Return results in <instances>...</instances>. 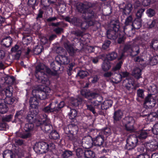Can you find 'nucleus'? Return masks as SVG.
Returning a JSON list of instances; mask_svg holds the SVG:
<instances>
[{
  "mask_svg": "<svg viewBox=\"0 0 158 158\" xmlns=\"http://www.w3.org/2000/svg\"><path fill=\"white\" fill-rule=\"evenodd\" d=\"M39 112L30 110L29 113L27 115V119L29 123H34L36 120V116Z\"/></svg>",
  "mask_w": 158,
  "mask_h": 158,
  "instance_id": "19",
  "label": "nucleus"
},
{
  "mask_svg": "<svg viewBox=\"0 0 158 158\" xmlns=\"http://www.w3.org/2000/svg\"><path fill=\"white\" fill-rule=\"evenodd\" d=\"M111 67V66L109 62H104L102 65V68L104 71H106L109 70Z\"/></svg>",
  "mask_w": 158,
  "mask_h": 158,
  "instance_id": "52",
  "label": "nucleus"
},
{
  "mask_svg": "<svg viewBox=\"0 0 158 158\" xmlns=\"http://www.w3.org/2000/svg\"><path fill=\"white\" fill-rule=\"evenodd\" d=\"M8 110L6 106L4 103H0V114H3Z\"/></svg>",
  "mask_w": 158,
  "mask_h": 158,
  "instance_id": "53",
  "label": "nucleus"
},
{
  "mask_svg": "<svg viewBox=\"0 0 158 158\" xmlns=\"http://www.w3.org/2000/svg\"><path fill=\"white\" fill-rule=\"evenodd\" d=\"M76 155L78 158H81L84 156L85 151L81 148H79L76 149Z\"/></svg>",
  "mask_w": 158,
  "mask_h": 158,
  "instance_id": "49",
  "label": "nucleus"
},
{
  "mask_svg": "<svg viewBox=\"0 0 158 158\" xmlns=\"http://www.w3.org/2000/svg\"><path fill=\"white\" fill-rule=\"evenodd\" d=\"M158 63V55L154 56L150 60V64L154 65Z\"/></svg>",
  "mask_w": 158,
  "mask_h": 158,
  "instance_id": "63",
  "label": "nucleus"
},
{
  "mask_svg": "<svg viewBox=\"0 0 158 158\" xmlns=\"http://www.w3.org/2000/svg\"><path fill=\"white\" fill-rule=\"evenodd\" d=\"M46 67L43 64L40 63L36 67L35 75L39 83L46 84L48 82L47 76L45 73Z\"/></svg>",
  "mask_w": 158,
  "mask_h": 158,
  "instance_id": "2",
  "label": "nucleus"
},
{
  "mask_svg": "<svg viewBox=\"0 0 158 158\" xmlns=\"http://www.w3.org/2000/svg\"><path fill=\"white\" fill-rule=\"evenodd\" d=\"M82 99L80 98H72L71 103V104L74 106H77L81 102Z\"/></svg>",
  "mask_w": 158,
  "mask_h": 158,
  "instance_id": "44",
  "label": "nucleus"
},
{
  "mask_svg": "<svg viewBox=\"0 0 158 158\" xmlns=\"http://www.w3.org/2000/svg\"><path fill=\"white\" fill-rule=\"evenodd\" d=\"M22 48L16 44L11 49V51L12 52H16L15 58L18 60L20 56L22 53Z\"/></svg>",
  "mask_w": 158,
  "mask_h": 158,
  "instance_id": "24",
  "label": "nucleus"
},
{
  "mask_svg": "<svg viewBox=\"0 0 158 158\" xmlns=\"http://www.w3.org/2000/svg\"><path fill=\"white\" fill-rule=\"evenodd\" d=\"M132 51L130 53L132 57L137 56L139 53V48L138 46L133 47Z\"/></svg>",
  "mask_w": 158,
  "mask_h": 158,
  "instance_id": "36",
  "label": "nucleus"
},
{
  "mask_svg": "<svg viewBox=\"0 0 158 158\" xmlns=\"http://www.w3.org/2000/svg\"><path fill=\"white\" fill-rule=\"evenodd\" d=\"M24 112V110H23L17 111L15 116V119L13 122L16 123L17 121H20L21 119L23 118Z\"/></svg>",
  "mask_w": 158,
  "mask_h": 158,
  "instance_id": "28",
  "label": "nucleus"
},
{
  "mask_svg": "<svg viewBox=\"0 0 158 158\" xmlns=\"http://www.w3.org/2000/svg\"><path fill=\"white\" fill-rule=\"evenodd\" d=\"M94 106L91 105H86L87 109L92 112L95 116H97L98 114H102V112L100 108V102L97 101L94 102Z\"/></svg>",
  "mask_w": 158,
  "mask_h": 158,
  "instance_id": "8",
  "label": "nucleus"
},
{
  "mask_svg": "<svg viewBox=\"0 0 158 158\" xmlns=\"http://www.w3.org/2000/svg\"><path fill=\"white\" fill-rule=\"evenodd\" d=\"M12 42V39L10 36L6 37L1 41V42L4 46L6 48H8L10 46Z\"/></svg>",
  "mask_w": 158,
  "mask_h": 158,
  "instance_id": "26",
  "label": "nucleus"
},
{
  "mask_svg": "<svg viewBox=\"0 0 158 158\" xmlns=\"http://www.w3.org/2000/svg\"><path fill=\"white\" fill-rule=\"evenodd\" d=\"M150 129H152V131L155 135L158 134V123L155 124L153 127L152 128L151 127Z\"/></svg>",
  "mask_w": 158,
  "mask_h": 158,
  "instance_id": "62",
  "label": "nucleus"
},
{
  "mask_svg": "<svg viewBox=\"0 0 158 158\" xmlns=\"http://www.w3.org/2000/svg\"><path fill=\"white\" fill-rule=\"evenodd\" d=\"M117 57V53L114 52H110L107 55V59L108 60L110 61L115 59Z\"/></svg>",
  "mask_w": 158,
  "mask_h": 158,
  "instance_id": "37",
  "label": "nucleus"
},
{
  "mask_svg": "<svg viewBox=\"0 0 158 158\" xmlns=\"http://www.w3.org/2000/svg\"><path fill=\"white\" fill-rule=\"evenodd\" d=\"M32 93L33 96L40 100L45 99L47 97L46 94L41 90L34 89L32 91Z\"/></svg>",
  "mask_w": 158,
  "mask_h": 158,
  "instance_id": "16",
  "label": "nucleus"
},
{
  "mask_svg": "<svg viewBox=\"0 0 158 158\" xmlns=\"http://www.w3.org/2000/svg\"><path fill=\"white\" fill-rule=\"evenodd\" d=\"M132 5L131 3H128L125 5V7L123 8H121L124 14L126 15H128L131 12L132 9Z\"/></svg>",
  "mask_w": 158,
  "mask_h": 158,
  "instance_id": "30",
  "label": "nucleus"
},
{
  "mask_svg": "<svg viewBox=\"0 0 158 158\" xmlns=\"http://www.w3.org/2000/svg\"><path fill=\"white\" fill-rule=\"evenodd\" d=\"M49 137L51 139H56L59 138L60 135L56 131L53 130L50 133Z\"/></svg>",
  "mask_w": 158,
  "mask_h": 158,
  "instance_id": "45",
  "label": "nucleus"
},
{
  "mask_svg": "<svg viewBox=\"0 0 158 158\" xmlns=\"http://www.w3.org/2000/svg\"><path fill=\"white\" fill-rule=\"evenodd\" d=\"M29 103L30 105V110H32L33 111L39 112V102L37 98L35 96H33L30 98Z\"/></svg>",
  "mask_w": 158,
  "mask_h": 158,
  "instance_id": "15",
  "label": "nucleus"
},
{
  "mask_svg": "<svg viewBox=\"0 0 158 158\" xmlns=\"http://www.w3.org/2000/svg\"><path fill=\"white\" fill-rule=\"evenodd\" d=\"M4 158H14L15 155L12 151L7 150H5L3 154Z\"/></svg>",
  "mask_w": 158,
  "mask_h": 158,
  "instance_id": "32",
  "label": "nucleus"
},
{
  "mask_svg": "<svg viewBox=\"0 0 158 158\" xmlns=\"http://www.w3.org/2000/svg\"><path fill=\"white\" fill-rule=\"evenodd\" d=\"M88 74V73L87 71L81 70L78 73L77 75L80 78H83L86 77Z\"/></svg>",
  "mask_w": 158,
  "mask_h": 158,
  "instance_id": "54",
  "label": "nucleus"
},
{
  "mask_svg": "<svg viewBox=\"0 0 158 158\" xmlns=\"http://www.w3.org/2000/svg\"><path fill=\"white\" fill-rule=\"evenodd\" d=\"M16 134L17 136L25 139L29 138L31 135L29 133L22 134L19 132H17Z\"/></svg>",
  "mask_w": 158,
  "mask_h": 158,
  "instance_id": "56",
  "label": "nucleus"
},
{
  "mask_svg": "<svg viewBox=\"0 0 158 158\" xmlns=\"http://www.w3.org/2000/svg\"><path fill=\"white\" fill-rule=\"evenodd\" d=\"M44 120H43V123L41 126V129L45 132H48L49 131L51 127L50 119L47 118V116L45 114H43Z\"/></svg>",
  "mask_w": 158,
  "mask_h": 158,
  "instance_id": "14",
  "label": "nucleus"
},
{
  "mask_svg": "<svg viewBox=\"0 0 158 158\" xmlns=\"http://www.w3.org/2000/svg\"><path fill=\"white\" fill-rule=\"evenodd\" d=\"M96 25H98L99 26L100 24L98 22L88 21L85 20V21L82 22H81L80 26L81 27L82 30H84L87 29L89 26H95Z\"/></svg>",
  "mask_w": 158,
  "mask_h": 158,
  "instance_id": "18",
  "label": "nucleus"
},
{
  "mask_svg": "<svg viewBox=\"0 0 158 158\" xmlns=\"http://www.w3.org/2000/svg\"><path fill=\"white\" fill-rule=\"evenodd\" d=\"M120 27V23L117 21L112 24L110 28L106 31L107 38L110 40H115L118 36V31Z\"/></svg>",
  "mask_w": 158,
  "mask_h": 158,
  "instance_id": "3",
  "label": "nucleus"
},
{
  "mask_svg": "<svg viewBox=\"0 0 158 158\" xmlns=\"http://www.w3.org/2000/svg\"><path fill=\"white\" fill-rule=\"evenodd\" d=\"M73 145L74 148L76 150L77 148H80V147H81V146H83L82 141L80 140L77 141H74Z\"/></svg>",
  "mask_w": 158,
  "mask_h": 158,
  "instance_id": "60",
  "label": "nucleus"
},
{
  "mask_svg": "<svg viewBox=\"0 0 158 158\" xmlns=\"http://www.w3.org/2000/svg\"><path fill=\"white\" fill-rule=\"evenodd\" d=\"M60 64L58 61H56L55 62L51 64V66L52 67L54 71L57 72V71L59 70L60 69Z\"/></svg>",
  "mask_w": 158,
  "mask_h": 158,
  "instance_id": "48",
  "label": "nucleus"
},
{
  "mask_svg": "<svg viewBox=\"0 0 158 158\" xmlns=\"http://www.w3.org/2000/svg\"><path fill=\"white\" fill-rule=\"evenodd\" d=\"M51 111L52 112H58L61 110L65 106V103L63 101L60 102L58 103V102L56 100H55L49 104Z\"/></svg>",
  "mask_w": 158,
  "mask_h": 158,
  "instance_id": "10",
  "label": "nucleus"
},
{
  "mask_svg": "<svg viewBox=\"0 0 158 158\" xmlns=\"http://www.w3.org/2000/svg\"><path fill=\"white\" fill-rule=\"evenodd\" d=\"M43 50V47L42 45H37L34 49V53L35 55H38L40 54Z\"/></svg>",
  "mask_w": 158,
  "mask_h": 158,
  "instance_id": "39",
  "label": "nucleus"
},
{
  "mask_svg": "<svg viewBox=\"0 0 158 158\" xmlns=\"http://www.w3.org/2000/svg\"><path fill=\"white\" fill-rule=\"evenodd\" d=\"M61 64H67L69 62V60L67 56L64 55H61L60 58Z\"/></svg>",
  "mask_w": 158,
  "mask_h": 158,
  "instance_id": "41",
  "label": "nucleus"
},
{
  "mask_svg": "<svg viewBox=\"0 0 158 158\" xmlns=\"http://www.w3.org/2000/svg\"><path fill=\"white\" fill-rule=\"evenodd\" d=\"M73 154L72 152L69 150H65L64 151L62 154V156L63 158H67Z\"/></svg>",
  "mask_w": 158,
  "mask_h": 158,
  "instance_id": "59",
  "label": "nucleus"
},
{
  "mask_svg": "<svg viewBox=\"0 0 158 158\" xmlns=\"http://www.w3.org/2000/svg\"><path fill=\"white\" fill-rule=\"evenodd\" d=\"M123 116V113L120 110L115 111L114 113L113 118L114 123L119 121L122 118Z\"/></svg>",
  "mask_w": 158,
  "mask_h": 158,
  "instance_id": "23",
  "label": "nucleus"
},
{
  "mask_svg": "<svg viewBox=\"0 0 158 158\" xmlns=\"http://www.w3.org/2000/svg\"><path fill=\"white\" fill-rule=\"evenodd\" d=\"M84 156L86 158H94L95 154L93 152L90 150L85 151Z\"/></svg>",
  "mask_w": 158,
  "mask_h": 158,
  "instance_id": "40",
  "label": "nucleus"
},
{
  "mask_svg": "<svg viewBox=\"0 0 158 158\" xmlns=\"http://www.w3.org/2000/svg\"><path fill=\"white\" fill-rule=\"evenodd\" d=\"M156 104V101L152 94H149L145 98L143 105L146 108L151 109L155 106Z\"/></svg>",
  "mask_w": 158,
  "mask_h": 158,
  "instance_id": "6",
  "label": "nucleus"
},
{
  "mask_svg": "<svg viewBox=\"0 0 158 158\" xmlns=\"http://www.w3.org/2000/svg\"><path fill=\"white\" fill-rule=\"evenodd\" d=\"M145 10V9L144 8H140L137 10L136 13L137 19H141Z\"/></svg>",
  "mask_w": 158,
  "mask_h": 158,
  "instance_id": "57",
  "label": "nucleus"
},
{
  "mask_svg": "<svg viewBox=\"0 0 158 158\" xmlns=\"http://www.w3.org/2000/svg\"><path fill=\"white\" fill-rule=\"evenodd\" d=\"M77 110L74 109H71L70 112L69 114V118L72 119L74 118L77 116Z\"/></svg>",
  "mask_w": 158,
  "mask_h": 158,
  "instance_id": "51",
  "label": "nucleus"
},
{
  "mask_svg": "<svg viewBox=\"0 0 158 158\" xmlns=\"http://www.w3.org/2000/svg\"><path fill=\"white\" fill-rule=\"evenodd\" d=\"M33 148L36 152L44 153L48 151L49 145L44 142H39L35 143Z\"/></svg>",
  "mask_w": 158,
  "mask_h": 158,
  "instance_id": "7",
  "label": "nucleus"
},
{
  "mask_svg": "<svg viewBox=\"0 0 158 158\" xmlns=\"http://www.w3.org/2000/svg\"><path fill=\"white\" fill-rule=\"evenodd\" d=\"M97 6V3L96 2L85 1L78 4L77 8L79 12L83 14L82 17L85 20L96 22L94 20L98 18L97 13L93 10L89 9Z\"/></svg>",
  "mask_w": 158,
  "mask_h": 158,
  "instance_id": "1",
  "label": "nucleus"
},
{
  "mask_svg": "<svg viewBox=\"0 0 158 158\" xmlns=\"http://www.w3.org/2000/svg\"><path fill=\"white\" fill-rule=\"evenodd\" d=\"M113 102L111 100H107L104 101L101 105L100 108L101 110H107L112 106Z\"/></svg>",
  "mask_w": 158,
  "mask_h": 158,
  "instance_id": "25",
  "label": "nucleus"
},
{
  "mask_svg": "<svg viewBox=\"0 0 158 158\" xmlns=\"http://www.w3.org/2000/svg\"><path fill=\"white\" fill-rule=\"evenodd\" d=\"M157 117V114L155 112H152L149 114H148V119L150 121L155 120Z\"/></svg>",
  "mask_w": 158,
  "mask_h": 158,
  "instance_id": "46",
  "label": "nucleus"
},
{
  "mask_svg": "<svg viewBox=\"0 0 158 158\" xmlns=\"http://www.w3.org/2000/svg\"><path fill=\"white\" fill-rule=\"evenodd\" d=\"M51 111L52 112H58L61 110L65 106V103L63 101L60 102L58 103V102L56 100H55L49 104Z\"/></svg>",
  "mask_w": 158,
  "mask_h": 158,
  "instance_id": "9",
  "label": "nucleus"
},
{
  "mask_svg": "<svg viewBox=\"0 0 158 158\" xmlns=\"http://www.w3.org/2000/svg\"><path fill=\"white\" fill-rule=\"evenodd\" d=\"M142 21L141 19H135L131 25L133 29H138L142 26Z\"/></svg>",
  "mask_w": 158,
  "mask_h": 158,
  "instance_id": "29",
  "label": "nucleus"
},
{
  "mask_svg": "<svg viewBox=\"0 0 158 158\" xmlns=\"http://www.w3.org/2000/svg\"><path fill=\"white\" fill-rule=\"evenodd\" d=\"M68 128L69 132L72 134H77L78 131V126L74 124H70L68 125Z\"/></svg>",
  "mask_w": 158,
  "mask_h": 158,
  "instance_id": "27",
  "label": "nucleus"
},
{
  "mask_svg": "<svg viewBox=\"0 0 158 158\" xmlns=\"http://www.w3.org/2000/svg\"><path fill=\"white\" fill-rule=\"evenodd\" d=\"M51 111L52 112H58L61 110L65 106V103L63 101L60 102L58 103V102L56 100H55L49 104Z\"/></svg>",
  "mask_w": 158,
  "mask_h": 158,
  "instance_id": "11",
  "label": "nucleus"
},
{
  "mask_svg": "<svg viewBox=\"0 0 158 158\" xmlns=\"http://www.w3.org/2000/svg\"><path fill=\"white\" fill-rule=\"evenodd\" d=\"M151 131V129H146L140 132L138 135V137L141 139H146L148 136V131Z\"/></svg>",
  "mask_w": 158,
  "mask_h": 158,
  "instance_id": "31",
  "label": "nucleus"
},
{
  "mask_svg": "<svg viewBox=\"0 0 158 158\" xmlns=\"http://www.w3.org/2000/svg\"><path fill=\"white\" fill-rule=\"evenodd\" d=\"M112 78L114 80L113 82L115 84H118L121 81L122 78L120 74L114 73L112 77Z\"/></svg>",
  "mask_w": 158,
  "mask_h": 158,
  "instance_id": "35",
  "label": "nucleus"
},
{
  "mask_svg": "<svg viewBox=\"0 0 158 158\" xmlns=\"http://www.w3.org/2000/svg\"><path fill=\"white\" fill-rule=\"evenodd\" d=\"M156 14L155 10L152 8L148 9L146 11V14L147 16L149 18L154 16Z\"/></svg>",
  "mask_w": 158,
  "mask_h": 158,
  "instance_id": "43",
  "label": "nucleus"
},
{
  "mask_svg": "<svg viewBox=\"0 0 158 158\" xmlns=\"http://www.w3.org/2000/svg\"><path fill=\"white\" fill-rule=\"evenodd\" d=\"M13 88L11 87H8L3 90L4 93H5L7 97H11L12 95Z\"/></svg>",
  "mask_w": 158,
  "mask_h": 158,
  "instance_id": "38",
  "label": "nucleus"
},
{
  "mask_svg": "<svg viewBox=\"0 0 158 158\" xmlns=\"http://www.w3.org/2000/svg\"><path fill=\"white\" fill-rule=\"evenodd\" d=\"M81 93L82 96L90 100L95 98L98 96V93L91 91L89 89L85 88L81 90Z\"/></svg>",
  "mask_w": 158,
  "mask_h": 158,
  "instance_id": "12",
  "label": "nucleus"
},
{
  "mask_svg": "<svg viewBox=\"0 0 158 158\" xmlns=\"http://www.w3.org/2000/svg\"><path fill=\"white\" fill-rule=\"evenodd\" d=\"M34 127V123H29L25 124L24 129L26 131H30L33 130Z\"/></svg>",
  "mask_w": 158,
  "mask_h": 158,
  "instance_id": "42",
  "label": "nucleus"
},
{
  "mask_svg": "<svg viewBox=\"0 0 158 158\" xmlns=\"http://www.w3.org/2000/svg\"><path fill=\"white\" fill-rule=\"evenodd\" d=\"M13 116V115L11 114L6 115L3 117L2 116L1 119L2 122H9L11 120Z\"/></svg>",
  "mask_w": 158,
  "mask_h": 158,
  "instance_id": "61",
  "label": "nucleus"
},
{
  "mask_svg": "<svg viewBox=\"0 0 158 158\" xmlns=\"http://www.w3.org/2000/svg\"><path fill=\"white\" fill-rule=\"evenodd\" d=\"M133 18L132 15L128 16L125 19V25L126 26H131L133 21Z\"/></svg>",
  "mask_w": 158,
  "mask_h": 158,
  "instance_id": "50",
  "label": "nucleus"
},
{
  "mask_svg": "<svg viewBox=\"0 0 158 158\" xmlns=\"http://www.w3.org/2000/svg\"><path fill=\"white\" fill-rule=\"evenodd\" d=\"M123 85L128 90H131L134 88L132 80L131 78H126L123 81Z\"/></svg>",
  "mask_w": 158,
  "mask_h": 158,
  "instance_id": "21",
  "label": "nucleus"
},
{
  "mask_svg": "<svg viewBox=\"0 0 158 158\" xmlns=\"http://www.w3.org/2000/svg\"><path fill=\"white\" fill-rule=\"evenodd\" d=\"M138 143V139L135 135L128 136L127 139V144L125 148L128 150L134 149L136 147Z\"/></svg>",
  "mask_w": 158,
  "mask_h": 158,
  "instance_id": "5",
  "label": "nucleus"
},
{
  "mask_svg": "<svg viewBox=\"0 0 158 158\" xmlns=\"http://www.w3.org/2000/svg\"><path fill=\"white\" fill-rule=\"evenodd\" d=\"M104 142V137L102 135H98L93 139V143L96 146L101 147Z\"/></svg>",
  "mask_w": 158,
  "mask_h": 158,
  "instance_id": "20",
  "label": "nucleus"
},
{
  "mask_svg": "<svg viewBox=\"0 0 158 158\" xmlns=\"http://www.w3.org/2000/svg\"><path fill=\"white\" fill-rule=\"evenodd\" d=\"M15 98L7 97L4 100V102L7 104H12L15 101Z\"/></svg>",
  "mask_w": 158,
  "mask_h": 158,
  "instance_id": "58",
  "label": "nucleus"
},
{
  "mask_svg": "<svg viewBox=\"0 0 158 158\" xmlns=\"http://www.w3.org/2000/svg\"><path fill=\"white\" fill-rule=\"evenodd\" d=\"M93 139L90 136H88L84 137L82 140L83 147L88 149L91 147L93 143Z\"/></svg>",
  "mask_w": 158,
  "mask_h": 158,
  "instance_id": "17",
  "label": "nucleus"
},
{
  "mask_svg": "<svg viewBox=\"0 0 158 158\" xmlns=\"http://www.w3.org/2000/svg\"><path fill=\"white\" fill-rule=\"evenodd\" d=\"M141 70L137 67L134 68L132 72V74L137 79H139L141 77Z\"/></svg>",
  "mask_w": 158,
  "mask_h": 158,
  "instance_id": "33",
  "label": "nucleus"
},
{
  "mask_svg": "<svg viewBox=\"0 0 158 158\" xmlns=\"http://www.w3.org/2000/svg\"><path fill=\"white\" fill-rule=\"evenodd\" d=\"M133 47L130 44H127L125 45L124 47V52L130 53L132 51Z\"/></svg>",
  "mask_w": 158,
  "mask_h": 158,
  "instance_id": "64",
  "label": "nucleus"
},
{
  "mask_svg": "<svg viewBox=\"0 0 158 158\" xmlns=\"http://www.w3.org/2000/svg\"><path fill=\"white\" fill-rule=\"evenodd\" d=\"M146 150L151 151H154L158 147V143L157 141L153 140L151 142L148 143L146 144Z\"/></svg>",
  "mask_w": 158,
  "mask_h": 158,
  "instance_id": "22",
  "label": "nucleus"
},
{
  "mask_svg": "<svg viewBox=\"0 0 158 158\" xmlns=\"http://www.w3.org/2000/svg\"><path fill=\"white\" fill-rule=\"evenodd\" d=\"M122 123L123 126L125 127L127 131L130 132L134 131L135 121L132 117H126L123 119Z\"/></svg>",
  "mask_w": 158,
  "mask_h": 158,
  "instance_id": "4",
  "label": "nucleus"
},
{
  "mask_svg": "<svg viewBox=\"0 0 158 158\" xmlns=\"http://www.w3.org/2000/svg\"><path fill=\"white\" fill-rule=\"evenodd\" d=\"M123 29L124 33L129 36H131L132 33V30L133 29L132 26L125 25L123 27Z\"/></svg>",
  "mask_w": 158,
  "mask_h": 158,
  "instance_id": "34",
  "label": "nucleus"
},
{
  "mask_svg": "<svg viewBox=\"0 0 158 158\" xmlns=\"http://www.w3.org/2000/svg\"><path fill=\"white\" fill-rule=\"evenodd\" d=\"M150 46L154 50L158 51V40H153L151 41Z\"/></svg>",
  "mask_w": 158,
  "mask_h": 158,
  "instance_id": "47",
  "label": "nucleus"
},
{
  "mask_svg": "<svg viewBox=\"0 0 158 158\" xmlns=\"http://www.w3.org/2000/svg\"><path fill=\"white\" fill-rule=\"evenodd\" d=\"M64 45L67 52L71 56L75 55L78 49L73 47V45L70 44L68 41L64 42Z\"/></svg>",
  "mask_w": 158,
  "mask_h": 158,
  "instance_id": "13",
  "label": "nucleus"
},
{
  "mask_svg": "<svg viewBox=\"0 0 158 158\" xmlns=\"http://www.w3.org/2000/svg\"><path fill=\"white\" fill-rule=\"evenodd\" d=\"M81 20L75 17L71 19V23L74 25L80 26L81 23Z\"/></svg>",
  "mask_w": 158,
  "mask_h": 158,
  "instance_id": "55",
  "label": "nucleus"
}]
</instances>
